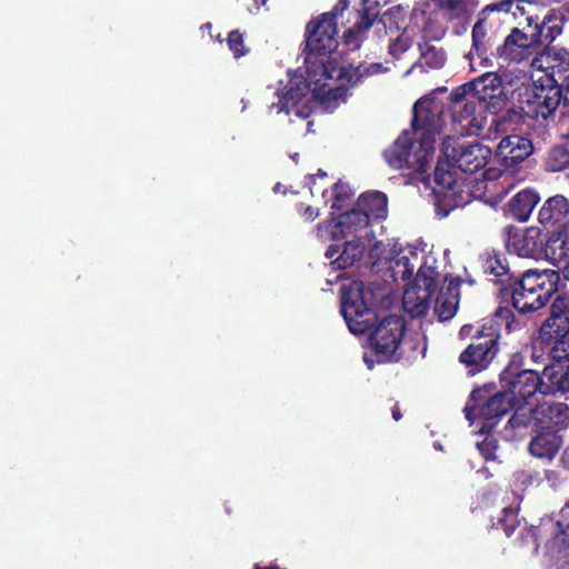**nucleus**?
<instances>
[{
    "label": "nucleus",
    "instance_id": "9",
    "mask_svg": "<svg viewBox=\"0 0 569 569\" xmlns=\"http://www.w3.org/2000/svg\"><path fill=\"white\" fill-rule=\"evenodd\" d=\"M510 316L511 311L508 308H499L496 311L495 319L489 321V326L485 325L478 332L477 342L471 343L460 355V361L469 367H473L475 370L486 368L496 353V341L499 336L498 327L501 322H505L506 327L510 329Z\"/></svg>",
    "mask_w": 569,
    "mask_h": 569
},
{
    "label": "nucleus",
    "instance_id": "55",
    "mask_svg": "<svg viewBox=\"0 0 569 569\" xmlns=\"http://www.w3.org/2000/svg\"><path fill=\"white\" fill-rule=\"evenodd\" d=\"M470 329H471V327H470V326H463V327L461 328V333H462V335L469 333Z\"/></svg>",
    "mask_w": 569,
    "mask_h": 569
},
{
    "label": "nucleus",
    "instance_id": "16",
    "mask_svg": "<svg viewBox=\"0 0 569 569\" xmlns=\"http://www.w3.org/2000/svg\"><path fill=\"white\" fill-rule=\"evenodd\" d=\"M425 4L419 3L412 10L411 22L389 44V53L397 60H415L417 57V41H420L422 26L427 21Z\"/></svg>",
    "mask_w": 569,
    "mask_h": 569
},
{
    "label": "nucleus",
    "instance_id": "5",
    "mask_svg": "<svg viewBox=\"0 0 569 569\" xmlns=\"http://www.w3.org/2000/svg\"><path fill=\"white\" fill-rule=\"evenodd\" d=\"M386 293L377 286L351 281L341 286V313L355 335L367 331L377 320L376 305Z\"/></svg>",
    "mask_w": 569,
    "mask_h": 569
},
{
    "label": "nucleus",
    "instance_id": "39",
    "mask_svg": "<svg viewBox=\"0 0 569 569\" xmlns=\"http://www.w3.org/2000/svg\"><path fill=\"white\" fill-rule=\"evenodd\" d=\"M485 271L496 277H501L507 273V266L502 263L498 257H489L485 263Z\"/></svg>",
    "mask_w": 569,
    "mask_h": 569
},
{
    "label": "nucleus",
    "instance_id": "2",
    "mask_svg": "<svg viewBox=\"0 0 569 569\" xmlns=\"http://www.w3.org/2000/svg\"><path fill=\"white\" fill-rule=\"evenodd\" d=\"M370 257L397 282L409 280L417 270L415 280L405 289L402 303L411 317L426 315L430 308L431 287L442 278V263L432 248L423 242L411 244L389 239L385 243L376 242Z\"/></svg>",
    "mask_w": 569,
    "mask_h": 569
},
{
    "label": "nucleus",
    "instance_id": "32",
    "mask_svg": "<svg viewBox=\"0 0 569 569\" xmlns=\"http://www.w3.org/2000/svg\"><path fill=\"white\" fill-rule=\"evenodd\" d=\"M387 197L381 192L375 191L361 194L353 207L365 212L371 223L373 220H380L387 217Z\"/></svg>",
    "mask_w": 569,
    "mask_h": 569
},
{
    "label": "nucleus",
    "instance_id": "52",
    "mask_svg": "<svg viewBox=\"0 0 569 569\" xmlns=\"http://www.w3.org/2000/svg\"><path fill=\"white\" fill-rule=\"evenodd\" d=\"M475 411H476V409H475V408L469 407V406H468V407H466V417H467V419H468V420H472L471 415H472Z\"/></svg>",
    "mask_w": 569,
    "mask_h": 569
},
{
    "label": "nucleus",
    "instance_id": "13",
    "mask_svg": "<svg viewBox=\"0 0 569 569\" xmlns=\"http://www.w3.org/2000/svg\"><path fill=\"white\" fill-rule=\"evenodd\" d=\"M536 7L535 3L529 1H518L516 3L512 1H503L498 4L487 6L482 14L493 11H503L512 13L513 17L518 14L527 16L526 20L528 26L535 27L536 36L553 39L556 36L560 34L562 29L561 19L553 13H548L540 20L538 16L533 14Z\"/></svg>",
    "mask_w": 569,
    "mask_h": 569
},
{
    "label": "nucleus",
    "instance_id": "17",
    "mask_svg": "<svg viewBox=\"0 0 569 569\" xmlns=\"http://www.w3.org/2000/svg\"><path fill=\"white\" fill-rule=\"evenodd\" d=\"M527 419H530L529 425L513 429L516 431V437H521L523 435L522 429L530 427H541L542 429L550 430L555 427L569 425V409L563 403L537 401L533 406L527 409Z\"/></svg>",
    "mask_w": 569,
    "mask_h": 569
},
{
    "label": "nucleus",
    "instance_id": "48",
    "mask_svg": "<svg viewBox=\"0 0 569 569\" xmlns=\"http://www.w3.org/2000/svg\"><path fill=\"white\" fill-rule=\"evenodd\" d=\"M339 251L340 249L338 246H330L326 251V257L332 259L339 253Z\"/></svg>",
    "mask_w": 569,
    "mask_h": 569
},
{
    "label": "nucleus",
    "instance_id": "43",
    "mask_svg": "<svg viewBox=\"0 0 569 569\" xmlns=\"http://www.w3.org/2000/svg\"><path fill=\"white\" fill-rule=\"evenodd\" d=\"M531 482V477L525 471L515 475L513 487L515 490H522L526 486Z\"/></svg>",
    "mask_w": 569,
    "mask_h": 569
},
{
    "label": "nucleus",
    "instance_id": "33",
    "mask_svg": "<svg viewBox=\"0 0 569 569\" xmlns=\"http://www.w3.org/2000/svg\"><path fill=\"white\" fill-rule=\"evenodd\" d=\"M539 200L540 197L535 190L525 189L510 200V211L519 221H527Z\"/></svg>",
    "mask_w": 569,
    "mask_h": 569
},
{
    "label": "nucleus",
    "instance_id": "56",
    "mask_svg": "<svg viewBox=\"0 0 569 569\" xmlns=\"http://www.w3.org/2000/svg\"><path fill=\"white\" fill-rule=\"evenodd\" d=\"M254 569H279V568L278 567H260V566L256 565Z\"/></svg>",
    "mask_w": 569,
    "mask_h": 569
},
{
    "label": "nucleus",
    "instance_id": "34",
    "mask_svg": "<svg viewBox=\"0 0 569 569\" xmlns=\"http://www.w3.org/2000/svg\"><path fill=\"white\" fill-rule=\"evenodd\" d=\"M510 408H515V406L503 390L491 397L483 407L477 410V415L487 421L488 425L493 426L492 420L505 415Z\"/></svg>",
    "mask_w": 569,
    "mask_h": 569
},
{
    "label": "nucleus",
    "instance_id": "22",
    "mask_svg": "<svg viewBox=\"0 0 569 569\" xmlns=\"http://www.w3.org/2000/svg\"><path fill=\"white\" fill-rule=\"evenodd\" d=\"M533 151L529 139L510 134L505 137L497 147V157L506 169H513L518 163L525 161Z\"/></svg>",
    "mask_w": 569,
    "mask_h": 569
},
{
    "label": "nucleus",
    "instance_id": "23",
    "mask_svg": "<svg viewBox=\"0 0 569 569\" xmlns=\"http://www.w3.org/2000/svg\"><path fill=\"white\" fill-rule=\"evenodd\" d=\"M340 3L343 4V9L352 3L361 14V20L350 28L345 34L346 43L349 47L357 49L360 46V34L372 26L373 19L378 16V0H340Z\"/></svg>",
    "mask_w": 569,
    "mask_h": 569
},
{
    "label": "nucleus",
    "instance_id": "20",
    "mask_svg": "<svg viewBox=\"0 0 569 569\" xmlns=\"http://www.w3.org/2000/svg\"><path fill=\"white\" fill-rule=\"evenodd\" d=\"M542 236L539 228L509 230L506 248L510 253L523 258H538L542 254Z\"/></svg>",
    "mask_w": 569,
    "mask_h": 569
},
{
    "label": "nucleus",
    "instance_id": "3",
    "mask_svg": "<svg viewBox=\"0 0 569 569\" xmlns=\"http://www.w3.org/2000/svg\"><path fill=\"white\" fill-rule=\"evenodd\" d=\"M442 107L432 98H422L413 107L412 132L403 131L385 152L395 169H412L423 177L433 161L436 134L442 130Z\"/></svg>",
    "mask_w": 569,
    "mask_h": 569
},
{
    "label": "nucleus",
    "instance_id": "19",
    "mask_svg": "<svg viewBox=\"0 0 569 569\" xmlns=\"http://www.w3.org/2000/svg\"><path fill=\"white\" fill-rule=\"evenodd\" d=\"M531 68L547 71L549 77L546 76L545 79L558 84L569 77V51L558 47L546 48L532 59Z\"/></svg>",
    "mask_w": 569,
    "mask_h": 569
},
{
    "label": "nucleus",
    "instance_id": "41",
    "mask_svg": "<svg viewBox=\"0 0 569 569\" xmlns=\"http://www.w3.org/2000/svg\"><path fill=\"white\" fill-rule=\"evenodd\" d=\"M442 7L451 17H457L466 10V0H443Z\"/></svg>",
    "mask_w": 569,
    "mask_h": 569
},
{
    "label": "nucleus",
    "instance_id": "53",
    "mask_svg": "<svg viewBox=\"0 0 569 569\" xmlns=\"http://www.w3.org/2000/svg\"><path fill=\"white\" fill-rule=\"evenodd\" d=\"M563 353H565L566 358L569 357V336H568V341L566 343V347H563Z\"/></svg>",
    "mask_w": 569,
    "mask_h": 569
},
{
    "label": "nucleus",
    "instance_id": "15",
    "mask_svg": "<svg viewBox=\"0 0 569 569\" xmlns=\"http://www.w3.org/2000/svg\"><path fill=\"white\" fill-rule=\"evenodd\" d=\"M433 182L432 194L439 217H447L451 210L465 203L460 183L453 178L450 170L442 167L440 161L435 169Z\"/></svg>",
    "mask_w": 569,
    "mask_h": 569
},
{
    "label": "nucleus",
    "instance_id": "44",
    "mask_svg": "<svg viewBox=\"0 0 569 569\" xmlns=\"http://www.w3.org/2000/svg\"><path fill=\"white\" fill-rule=\"evenodd\" d=\"M501 170L499 168L490 167L483 171V177L488 181H495L501 176Z\"/></svg>",
    "mask_w": 569,
    "mask_h": 569
},
{
    "label": "nucleus",
    "instance_id": "30",
    "mask_svg": "<svg viewBox=\"0 0 569 569\" xmlns=\"http://www.w3.org/2000/svg\"><path fill=\"white\" fill-rule=\"evenodd\" d=\"M561 438L552 430H546L533 437L529 443V452L539 459L551 460L561 447Z\"/></svg>",
    "mask_w": 569,
    "mask_h": 569
},
{
    "label": "nucleus",
    "instance_id": "57",
    "mask_svg": "<svg viewBox=\"0 0 569 569\" xmlns=\"http://www.w3.org/2000/svg\"><path fill=\"white\" fill-rule=\"evenodd\" d=\"M258 7L266 4L267 0H254Z\"/></svg>",
    "mask_w": 569,
    "mask_h": 569
},
{
    "label": "nucleus",
    "instance_id": "42",
    "mask_svg": "<svg viewBox=\"0 0 569 569\" xmlns=\"http://www.w3.org/2000/svg\"><path fill=\"white\" fill-rule=\"evenodd\" d=\"M299 213L300 216L306 220V221H313L316 220L319 214H320V209L315 207V206H305V204H300L299 206Z\"/></svg>",
    "mask_w": 569,
    "mask_h": 569
},
{
    "label": "nucleus",
    "instance_id": "29",
    "mask_svg": "<svg viewBox=\"0 0 569 569\" xmlns=\"http://www.w3.org/2000/svg\"><path fill=\"white\" fill-rule=\"evenodd\" d=\"M542 253L551 263L558 264L569 257V230L561 228L552 232L542 246Z\"/></svg>",
    "mask_w": 569,
    "mask_h": 569
},
{
    "label": "nucleus",
    "instance_id": "18",
    "mask_svg": "<svg viewBox=\"0 0 569 569\" xmlns=\"http://www.w3.org/2000/svg\"><path fill=\"white\" fill-rule=\"evenodd\" d=\"M462 87L492 112L499 111L507 104L501 77L497 73L486 72Z\"/></svg>",
    "mask_w": 569,
    "mask_h": 569
},
{
    "label": "nucleus",
    "instance_id": "35",
    "mask_svg": "<svg viewBox=\"0 0 569 569\" xmlns=\"http://www.w3.org/2000/svg\"><path fill=\"white\" fill-rule=\"evenodd\" d=\"M351 194L352 192L350 187L341 181L335 183L331 190L323 189L321 191V197L323 201L326 203L328 201H331L332 210H341L350 199Z\"/></svg>",
    "mask_w": 569,
    "mask_h": 569
},
{
    "label": "nucleus",
    "instance_id": "6",
    "mask_svg": "<svg viewBox=\"0 0 569 569\" xmlns=\"http://www.w3.org/2000/svg\"><path fill=\"white\" fill-rule=\"evenodd\" d=\"M545 380V370L539 376L533 370H523L511 378V375L503 372L502 381H506L505 392L515 406V413L508 421L510 429H517L520 426L530 423L527 419V409L537 402V392L542 395V383Z\"/></svg>",
    "mask_w": 569,
    "mask_h": 569
},
{
    "label": "nucleus",
    "instance_id": "47",
    "mask_svg": "<svg viewBox=\"0 0 569 569\" xmlns=\"http://www.w3.org/2000/svg\"><path fill=\"white\" fill-rule=\"evenodd\" d=\"M505 124H506V116H502L495 121L496 131H498V132L506 131L507 129H506Z\"/></svg>",
    "mask_w": 569,
    "mask_h": 569
},
{
    "label": "nucleus",
    "instance_id": "4",
    "mask_svg": "<svg viewBox=\"0 0 569 569\" xmlns=\"http://www.w3.org/2000/svg\"><path fill=\"white\" fill-rule=\"evenodd\" d=\"M316 234L322 241L348 239L332 261L338 269L353 264L366 250L370 253L377 242L368 217L355 207L337 216L332 212L330 220L317 226Z\"/></svg>",
    "mask_w": 569,
    "mask_h": 569
},
{
    "label": "nucleus",
    "instance_id": "37",
    "mask_svg": "<svg viewBox=\"0 0 569 569\" xmlns=\"http://www.w3.org/2000/svg\"><path fill=\"white\" fill-rule=\"evenodd\" d=\"M569 166V149L567 147H555L550 150L547 158V168L549 171H562Z\"/></svg>",
    "mask_w": 569,
    "mask_h": 569
},
{
    "label": "nucleus",
    "instance_id": "51",
    "mask_svg": "<svg viewBox=\"0 0 569 569\" xmlns=\"http://www.w3.org/2000/svg\"><path fill=\"white\" fill-rule=\"evenodd\" d=\"M392 417H393V419H395L396 421L400 420V418H401V413H400V410H399V408H398V407H395V408L392 409Z\"/></svg>",
    "mask_w": 569,
    "mask_h": 569
},
{
    "label": "nucleus",
    "instance_id": "31",
    "mask_svg": "<svg viewBox=\"0 0 569 569\" xmlns=\"http://www.w3.org/2000/svg\"><path fill=\"white\" fill-rule=\"evenodd\" d=\"M569 214V201L566 197L557 194L547 199L538 212L541 224L553 226L563 221Z\"/></svg>",
    "mask_w": 569,
    "mask_h": 569
},
{
    "label": "nucleus",
    "instance_id": "25",
    "mask_svg": "<svg viewBox=\"0 0 569 569\" xmlns=\"http://www.w3.org/2000/svg\"><path fill=\"white\" fill-rule=\"evenodd\" d=\"M501 81L506 102L512 101L518 107L523 102L536 82L527 72L520 69H513L503 73Z\"/></svg>",
    "mask_w": 569,
    "mask_h": 569
},
{
    "label": "nucleus",
    "instance_id": "10",
    "mask_svg": "<svg viewBox=\"0 0 569 569\" xmlns=\"http://www.w3.org/2000/svg\"><path fill=\"white\" fill-rule=\"evenodd\" d=\"M441 153L448 162L467 173H473L485 168L491 158L489 147L479 142H459L452 137H447L443 140Z\"/></svg>",
    "mask_w": 569,
    "mask_h": 569
},
{
    "label": "nucleus",
    "instance_id": "38",
    "mask_svg": "<svg viewBox=\"0 0 569 569\" xmlns=\"http://www.w3.org/2000/svg\"><path fill=\"white\" fill-rule=\"evenodd\" d=\"M228 46L234 58H240L247 52L243 44V37L239 31H231L229 33Z\"/></svg>",
    "mask_w": 569,
    "mask_h": 569
},
{
    "label": "nucleus",
    "instance_id": "1",
    "mask_svg": "<svg viewBox=\"0 0 569 569\" xmlns=\"http://www.w3.org/2000/svg\"><path fill=\"white\" fill-rule=\"evenodd\" d=\"M336 24L332 13H325L308 23L305 58L307 77L305 79L302 74L289 72L286 84L279 81L273 92L277 102L269 106L270 114L290 116L293 112L301 120L308 119L312 112V99L331 111L346 101L348 86L356 84L363 76L382 70L379 63L353 68L342 60L337 51Z\"/></svg>",
    "mask_w": 569,
    "mask_h": 569
},
{
    "label": "nucleus",
    "instance_id": "50",
    "mask_svg": "<svg viewBox=\"0 0 569 569\" xmlns=\"http://www.w3.org/2000/svg\"><path fill=\"white\" fill-rule=\"evenodd\" d=\"M363 360H365L368 369H372L373 368L375 359L371 356H369L368 353H365Z\"/></svg>",
    "mask_w": 569,
    "mask_h": 569
},
{
    "label": "nucleus",
    "instance_id": "27",
    "mask_svg": "<svg viewBox=\"0 0 569 569\" xmlns=\"http://www.w3.org/2000/svg\"><path fill=\"white\" fill-rule=\"evenodd\" d=\"M542 395L569 393V360L556 361L545 369Z\"/></svg>",
    "mask_w": 569,
    "mask_h": 569
},
{
    "label": "nucleus",
    "instance_id": "21",
    "mask_svg": "<svg viewBox=\"0 0 569 569\" xmlns=\"http://www.w3.org/2000/svg\"><path fill=\"white\" fill-rule=\"evenodd\" d=\"M441 283L442 286L435 299L433 311L440 321H446L451 319L458 310L460 280L458 278H449L448 274L442 271L441 280L436 286L431 287L430 298Z\"/></svg>",
    "mask_w": 569,
    "mask_h": 569
},
{
    "label": "nucleus",
    "instance_id": "24",
    "mask_svg": "<svg viewBox=\"0 0 569 569\" xmlns=\"http://www.w3.org/2000/svg\"><path fill=\"white\" fill-rule=\"evenodd\" d=\"M531 54V43L528 36L519 29H513L503 44L497 48V57L502 62H521Z\"/></svg>",
    "mask_w": 569,
    "mask_h": 569
},
{
    "label": "nucleus",
    "instance_id": "45",
    "mask_svg": "<svg viewBox=\"0 0 569 569\" xmlns=\"http://www.w3.org/2000/svg\"><path fill=\"white\" fill-rule=\"evenodd\" d=\"M558 86L562 89V99L569 104V77L568 79L562 80Z\"/></svg>",
    "mask_w": 569,
    "mask_h": 569
},
{
    "label": "nucleus",
    "instance_id": "7",
    "mask_svg": "<svg viewBox=\"0 0 569 569\" xmlns=\"http://www.w3.org/2000/svg\"><path fill=\"white\" fill-rule=\"evenodd\" d=\"M560 276L555 270L527 271L512 292V305L520 312L543 307L558 289Z\"/></svg>",
    "mask_w": 569,
    "mask_h": 569
},
{
    "label": "nucleus",
    "instance_id": "54",
    "mask_svg": "<svg viewBox=\"0 0 569 569\" xmlns=\"http://www.w3.org/2000/svg\"><path fill=\"white\" fill-rule=\"evenodd\" d=\"M563 276H565L566 279L569 280V262L567 263V266H566V268L563 270Z\"/></svg>",
    "mask_w": 569,
    "mask_h": 569
},
{
    "label": "nucleus",
    "instance_id": "58",
    "mask_svg": "<svg viewBox=\"0 0 569 569\" xmlns=\"http://www.w3.org/2000/svg\"><path fill=\"white\" fill-rule=\"evenodd\" d=\"M487 427H491L490 425H488V422L486 421L485 422V426L482 428H480V431H483V428H487Z\"/></svg>",
    "mask_w": 569,
    "mask_h": 569
},
{
    "label": "nucleus",
    "instance_id": "46",
    "mask_svg": "<svg viewBox=\"0 0 569 569\" xmlns=\"http://www.w3.org/2000/svg\"><path fill=\"white\" fill-rule=\"evenodd\" d=\"M516 509L515 508H505V520L510 521V526L513 527L516 520Z\"/></svg>",
    "mask_w": 569,
    "mask_h": 569
},
{
    "label": "nucleus",
    "instance_id": "8",
    "mask_svg": "<svg viewBox=\"0 0 569 569\" xmlns=\"http://www.w3.org/2000/svg\"><path fill=\"white\" fill-rule=\"evenodd\" d=\"M452 131L461 136L481 132L487 122L485 106L462 86L449 94Z\"/></svg>",
    "mask_w": 569,
    "mask_h": 569
},
{
    "label": "nucleus",
    "instance_id": "26",
    "mask_svg": "<svg viewBox=\"0 0 569 569\" xmlns=\"http://www.w3.org/2000/svg\"><path fill=\"white\" fill-rule=\"evenodd\" d=\"M557 532L546 545L551 558H569V501L561 508L556 521Z\"/></svg>",
    "mask_w": 569,
    "mask_h": 569
},
{
    "label": "nucleus",
    "instance_id": "59",
    "mask_svg": "<svg viewBox=\"0 0 569 569\" xmlns=\"http://www.w3.org/2000/svg\"><path fill=\"white\" fill-rule=\"evenodd\" d=\"M310 193H311L312 196H315V191H313V189H312V188L310 189Z\"/></svg>",
    "mask_w": 569,
    "mask_h": 569
},
{
    "label": "nucleus",
    "instance_id": "36",
    "mask_svg": "<svg viewBox=\"0 0 569 569\" xmlns=\"http://www.w3.org/2000/svg\"><path fill=\"white\" fill-rule=\"evenodd\" d=\"M482 23H483V19L481 18L477 21V23L473 26V29H472V40H473L475 51H471L469 54L470 67L472 70L477 69V67H476L477 63L480 66H483V67H488L489 61H490L488 58L482 57V52L480 51V48H479V41L485 36V29H483Z\"/></svg>",
    "mask_w": 569,
    "mask_h": 569
},
{
    "label": "nucleus",
    "instance_id": "28",
    "mask_svg": "<svg viewBox=\"0 0 569 569\" xmlns=\"http://www.w3.org/2000/svg\"><path fill=\"white\" fill-rule=\"evenodd\" d=\"M541 335L545 339L555 343V349L563 351L569 337V315L553 312L543 323Z\"/></svg>",
    "mask_w": 569,
    "mask_h": 569
},
{
    "label": "nucleus",
    "instance_id": "49",
    "mask_svg": "<svg viewBox=\"0 0 569 569\" xmlns=\"http://www.w3.org/2000/svg\"><path fill=\"white\" fill-rule=\"evenodd\" d=\"M562 463H563V467L569 470V446L566 448V450L562 453Z\"/></svg>",
    "mask_w": 569,
    "mask_h": 569
},
{
    "label": "nucleus",
    "instance_id": "14",
    "mask_svg": "<svg viewBox=\"0 0 569 569\" xmlns=\"http://www.w3.org/2000/svg\"><path fill=\"white\" fill-rule=\"evenodd\" d=\"M445 34L440 24L427 18L422 26L420 41H417V57L411 67L406 71V76L411 73L416 68L422 71L427 69H438L445 63V53L432 41L440 40Z\"/></svg>",
    "mask_w": 569,
    "mask_h": 569
},
{
    "label": "nucleus",
    "instance_id": "11",
    "mask_svg": "<svg viewBox=\"0 0 569 569\" xmlns=\"http://www.w3.org/2000/svg\"><path fill=\"white\" fill-rule=\"evenodd\" d=\"M562 100V89L549 79H538L527 94L520 109L533 119H548L555 113Z\"/></svg>",
    "mask_w": 569,
    "mask_h": 569
},
{
    "label": "nucleus",
    "instance_id": "12",
    "mask_svg": "<svg viewBox=\"0 0 569 569\" xmlns=\"http://www.w3.org/2000/svg\"><path fill=\"white\" fill-rule=\"evenodd\" d=\"M405 333V321L399 316L383 318L369 337V343L377 362L391 361L397 358Z\"/></svg>",
    "mask_w": 569,
    "mask_h": 569
},
{
    "label": "nucleus",
    "instance_id": "40",
    "mask_svg": "<svg viewBox=\"0 0 569 569\" xmlns=\"http://www.w3.org/2000/svg\"><path fill=\"white\" fill-rule=\"evenodd\" d=\"M477 447L486 460L495 458V450L497 449V442L492 438H486L482 442H478Z\"/></svg>",
    "mask_w": 569,
    "mask_h": 569
}]
</instances>
